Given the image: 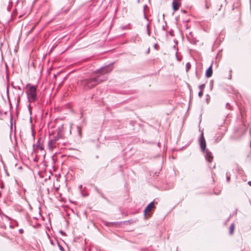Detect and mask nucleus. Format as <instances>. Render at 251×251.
Segmentation results:
<instances>
[{
    "label": "nucleus",
    "instance_id": "obj_23",
    "mask_svg": "<svg viewBox=\"0 0 251 251\" xmlns=\"http://www.w3.org/2000/svg\"><path fill=\"white\" fill-rule=\"evenodd\" d=\"M81 187H82V185H80L79 188H81Z\"/></svg>",
    "mask_w": 251,
    "mask_h": 251
},
{
    "label": "nucleus",
    "instance_id": "obj_1",
    "mask_svg": "<svg viewBox=\"0 0 251 251\" xmlns=\"http://www.w3.org/2000/svg\"><path fill=\"white\" fill-rule=\"evenodd\" d=\"M113 67L110 65L102 67L90 77L80 80L78 84L85 90L90 89L100 83L105 81L107 77L104 75L110 73Z\"/></svg>",
    "mask_w": 251,
    "mask_h": 251
},
{
    "label": "nucleus",
    "instance_id": "obj_21",
    "mask_svg": "<svg viewBox=\"0 0 251 251\" xmlns=\"http://www.w3.org/2000/svg\"><path fill=\"white\" fill-rule=\"evenodd\" d=\"M228 106H229V104H228V103H227L226 104V107H227V108H228Z\"/></svg>",
    "mask_w": 251,
    "mask_h": 251
},
{
    "label": "nucleus",
    "instance_id": "obj_5",
    "mask_svg": "<svg viewBox=\"0 0 251 251\" xmlns=\"http://www.w3.org/2000/svg\"><path fill=\"white\" fill-rule=\"evenodd\" d=\"M154 203L153 201L150 202L145 208L144 213L145 216H147L148 213L154 208Z\"/></svg>",
    "mask_w": 251,
    "mask_h": 251
},
{
    "label": "nucleus",
    "instance_id": "obj_12",
    "mask_svg": "<svg viewBox=\"0 0 251 251\" xmlns=\"http://www.w3.org/2000/svg\"><path fill=\"white\" fill-rule=\"evenodd\" d=\"M37 148H39V149H40L41 150H44V148H43V145L39 144V145H37Z\"/></svg>",
    "mask_w": 251,
    "mask_h": 251
},
{
    "label": "nucleus",
    "instance_id": "obj_13",
    "mask_svg": "<svg viewBox=\"0 0 251 251\" xmlns=\"http://www.w3.org/2000/svg\"><path fill=\"white\" fill-rule=\"evenodd\" d=\"M186 69L187 70H188L191 67V64L190 63L188 62L186 63Z\"/></svg>",
    "mask_w": 251,
    "mask_h": 251
},
{
    "label": "nucleus",
    "instance_id": "obj_6",
    "mask_svg": "<svg viewBox=\"0 0 251 251\" xmlns=\"http://www.w3.org/2000/svg\"><path fill=\"white\" fill-rule=\"evenodd\" d=\"M180 0H174L172 3L174 11L177 10L180 5Z\"/></svg>",
    "mask_w": 251,
    "mask_h": 251
},
{
    "label": "nucleus",
    "instance_id": "obj_7",
    "mask_svg": "<svg viewBox=\"0 0 251 251\" xmlns=\"http://www.w3.org/2000/svg\"><path fill=\"white\" fill-rule=\"evenodd\" d=\"M213 71L212 69V66H210L206 70L205 75L207 77L209 78L211 77L212 75Z\"/></svg>",
    "mask_w": 251,
    "mask_h": 251
},
{
    "label": "nucleus",
    "instance_id": "obj_2",
    "mask_svg": "<svg viewBox=\"0 0 251 251\" xmlns=\"http://www.w3.org/2000/svg\"><path fill=\"white\" fill-rule=\"evenodd\" d=\"M200 142V147L201 148V151L203 152H205V157L206 159L209 162H212L213 157L212 153L210 151L205 150L206 142L203 136V133L202 132L201 135Z\"/></svg>",
    "mask_w": 251,
    "mask_h": 251
},
{
    "label": "nucleus",
    "instance_id": "obj_14",
    "mask_svg": "<svg viewBox=\"0 0 251 251\" xmlns=\"http://www.w3.org/2000/svg\"><path fill=\"white\" fill-rule=\"evenodd\" d=\"M198 95L200 98L203 95V91L201 90L200 92H199Z\"/></svg>",
    "mask_w": 251,
    "mask_h": 251
},
{
    "label": "nucleus",
    "instance_id": "obj_10",
    "mask_svg": "<svg viewBox=\"0 0 251 251\" xmlns=\"http://www.w3.org/2000/svg\"><path fill=\"white\" fill-rule=\"evenodd\" d=\"M54 137H58V140L59 139L62 138V135L61 133H60L59 132H58L57 135L54 136Z\"/></svg>",
    "mask_w": 251,
    "mask_h": 251
},
{
    "label": "nucleus",
    "instance_id": "obj_11",
    "mask_svg": "<svg viewBox=\"0 0 251 251\" xmlns=\"http://www.w3.org/2000/svg\"><path fill=\"white\" fill-rule=\"evenodd\" d=\"M204 87H205V84H201L199 86V88L201 90L203 91V90L204 88Z\"/></svg>",
    "mask_w": 251,
    "mask_h": 251
},
{
    "label": "nucleus",
    "instance_id": "obj_19",
    "mask_svg": "<svg viewBox=\"0 0 251 251\" xmlns=\"http://www.w3.org/2000/svg\"><path fill=\"white\" fill-rule=\"evenodd\" d=\"M248 184H249L250 186H251V181H249L248 182Z\"/></svg>",
    "mask_w": 251,
    "mask_h": 251
},
{
    "label": "nucleus",
    "instance_id": "obj_24",
    "mask_svg": "<svg viewBox=\"0 0 251 251\" xmlns=\"http://www.w3.org/2000/svg\"><path fill=\"white\" fill-rule=\"evenodd\" d=\"M18 89H19V90H21V88H20V87H18Z\"/></svg>",
    "mask_w": 251,
    "mask_h": 251
},
{
    "label": "nucleus",
    "instance_id": "obj_17",
    "mask_svg": "<svg viewBox=\"0 0 251 251\" xmlns=\"http://www.w3.org/2000/svg\"><path fill=\"white\" fill-rule=\"evenodd\" d=\"M230 177L229 176H228L227 174H226V180L228 182L229 181Z\"/></svg>",
    "mask_w": 251,
    "mask_h": 251
},
{
    "label": "nucleus",
    "instance_id": "obj_3",
    "mask_svg": "<svg viewBox=\"0 0 251 251\" xmlns=\"http://www.w3.org/2000/svg\"><path fill=\"white\" fill-rule=\"evenodd\" d=\"M58 141V137H53L50 138L48 145V148L50 151H52L53 149L56 148L57 146V141Z\"/></svg>",
    "mask_w": 251,
    "mask_h": 251
},
{
    "label": "nucleus",
    "instance_id": "obj_20",
    "mask_svg": "<svg viewBox=\"0 0 251 251\" xmlns=\"http://www.w3.org/2000/svg\"><path fill=\"white\" fill-rule=\"evenodd\" d=\"M205 6L207 9H208L209 8V6H208V5L207 4H206Z\"/></svg>",
    "mask_w": 251,
    "mask_h": 251
},
{
    "label": "nucleus",
    "instance_id": "obj_22",
    "mask_svg": "<svg viewBox=\"0 0 251 251\" xmlns=\"http://www.w3.org/2000/svg\"><path fill=\"white\" fill-rule=\"evenodd\" d=\"M140 2V0H137V2L139 3Z\"/></svg>",
    "mask_w": 251,
    "mask_h": 251
},
{
    "label": "nucleus",
    "instance_id": "obj_15",
    "mask_svg": "<svg viewBox=\"0 0 251 251\" xmlns=\"http://www.w3.org/2000/svg\"><path fill=\"white\" fill-rule=\"evenodd\" d=\"M78 134L79 136H81V129L78 127Z\"/></svg>",
    "mask_w": 251,
    "mask_h": 251
},
{
    "label": "nucleus",
    "instance_id": "obj_4",
    "mask_svg": "<svg viewBox=\"0 0 251 251\" xmlns=\"http://www.w3.org/2000/svg\"><path fill=\"white\" fill-rule=\"evenodd\" d=\"M28 98L32 101H35L36 99V88L34 86H31L29 88L28 93Z\"/></svg>",
    "mask_w": 251,
    "mask_h": 251
},
{
    "label": "nucleus",
    "instance_id": "obj_9",
    "mask_svg": "<svg viewBox=\"0 0 251 251\" xmlns=\"http://www.w3.org/2000/svg\"><path fill=\"white\" fill-rule=\"evenodd\" d=\"M234 229V225L233 223L231 224V225L229 226V233L230 234H232L233 232V230Z\"/></svg>",
    "mask_w": 251,
    "mask_h": 251
},
{
    "label": "nucleus",
    "instance_id": "obj_16",
    "mask_svg": "<svg viewBox=\"0 0 251 251\" xmlns=\"http://www.w3.org/2000/svg\"><path fill=\"white\" fill-rule=\"evenodd\" d=\"M231 73H232V70H230L229 71V77H228V78H229V79H230L231 78Z\"/></svg>",
    "mask_w": 251,
    "mask_h": 251
},
{
    "label": "nucleus",
    "instance_id": "obj_8",
    "mask_svg": "<svg viewBox=\"0 0 251 251\" xmlns=\"http://www.w3.org/2000/svg\"><path fill=\"white\" fill-rule=\"evenodd\" d=\"M224 133H222L220 135H216V136L215 137V141L216 142H218L219 141H220L222 138H223V137L224 136Z\"/></svg>",
    "mask_w": 251,
    "mask_h": 251
},
{
    "label": "nucleus",
    "instance_id": "obj_18",
    "mask_svg": "<svg viewBox=\"0 0 251 251\" xmlns=\"http://www.w3.org/2000/svg\"><path fill=\"white\" fill-rule=\"evenodd\" d=\"M59 249L60 250H61V251L63 250V247L61 246H60L59 244Z\"/></svg>",
    "mask_w": 251,
    "mask_h": 251
}]
</instances>
